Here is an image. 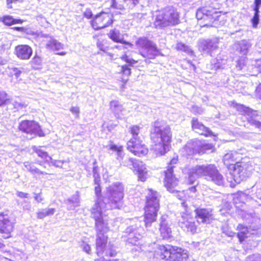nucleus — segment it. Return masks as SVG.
I'll return each mask as SVG.
<instances>
[{
  "mask_svg": "<svg viewBox=\"0 0 261 261\" xmlns=\"http://www.w3.org/2000/svg\"><path fill=\"white\" fill-rule=\"evenodd\" d=\"M100 184H95V194L97 199L91 209V215L95 221L96 231H98L97 249H101V245L105 238H101V231H108V223L103 219L102 212L106 210L120 208L124 197V187L120 182L113 183L107 188L105 195H101Z\"/></svg>",
  "mask_w": 261,
  "mask_h": 261,
  "instance_id": "obj_1",
  "label": "nucleus"
},
{
  "mask_svg": "<svg viewBox=\"0 0 261 261\" xmlns=\"http://www.w3.org/2000/svg\"><path fill=\"white\" fill-rule=\"evenodd\" d=\"M152 142L151 149L156 156L164 155L168 150L171 141V129L168 125H164L159 121H156L150 132Z\"/></svg>",
  "mask_w": 261,
  "mask_h": 261,
  "instance_id": "obj_2",
  "label": "nucleus"
},
{
  "mask_svg": "<svg viewBox=\"0 0 261 261\" xmlns=\"http://www.w3.org/2000/svg\"><path fill=\"white\" fill-rule=\"evenodd\" d=\"M189 184H193L198 177L203 176L218 185L224 184V178L214 164L198 165L189 169L187 171Z\"/></svg>",
  "mask_w": 261,
  "mask_h": 261,
  "instance_id": "obj_3",
  "label": "nucleus"
},
{
  "mask_svg": "<svg viewBox=\"0 0 261 261\" xmlns=\"http://www.w3.org/2000/svg\"><path fill=\"white\" fill-rule=\"evenodd\" d=\"M159 194L156 191L148 190L146 196V202L145 207L144 223L146 227L156 220L158 212L159 210Z\"/></svg>",
  "mask_w": 261,
  "mask_h": 261,
  "instance_id": "obj_4",
  "label": "nucleus"
},
{
  "mask_svg": "<svg viewBox=\"0 0 261 261\" xmlns=\"http://www.w3.org/2000/svg\"><path fill=\"white\" fill-rule=\"evenodd\" d=\"M160 257L169 261H186L188 258V251L177 247L169 245L160 246Z\"/></svg>",
  "mask_w": 261,
  "mask_h": 261,
  "instance_id": "obj_5",
  "label": "nucleus"
},
{
  "mask_svg": "<svg viewBox=\"0 0 261 261\" xmlns=\"http://www.w3.org/2000/svg\"><path fill=\"white\" fill-rule=\"evenodd\" d=\"M254 170L253 164L249 158H245L234 165L233 178L239 184L249 177Z\"/></svg>",
  "mask_w": 261,
  "mask_h": 261,
  "instance_id": "obj_6",
  "label": "nucleus"
},
{
  "mask_svg": "<svg viewBox=\"0 0 261 261\" xmlns=\"http://www.w3.org/2000/svg\"><path fill=\"white\" fill-rule=\"evenodd\" d=\"M139 54L147 59H153L156 57L159 51L156 45L145 37H140L136 42Z\"/></svg>",
  "mask_w": 261,
  "mask_h": 261,
  "instance_id": "obj_7",
  "label": "nucleus"
},
{
  "mask_svg": "<svg viewBox=\"0 0 261 261\" xmlns=\"http://www.w3.org/2000/svg\"><path fill=\"white\" fill-rule=\"evenodd\" d=\"M120 162L121 165L136 171L139 180L144 181L146 179L148 175L147 170L142 162L133 158H128Z\"/></svg>",
  "mask_w": 261,
  "mask_h": 261,
  "instance_id": "obj_8",
  "label": "nucleus"
},
{
  "mask_svg": "<svg viewBox=\"0 0 261 261\" xmlns=\"http://www.w3.org/2000/svg\"><path fill=\"white\" fill-rule=\"evenodd\" d=\"M15 223V220L12 217L4 213L0 214V232L4 239L11 237Z\"/></svg>",
  "mask_w": 261,
  "mask_h": 261,
  "instance_id": "obj_9",
  "label": "nucleus"
},
{
  "mask_svg": "<svg viewBox=\"0 0 261 261\" xmlns=\"http://www.w3.org/2000/svg\"><path fill=\"white\" fill-rule=\"evenodd\" d=\"M124 237L127 238L126 241L133 245H136L137 242L142 238L144 233L143 229L140 224L131 225L126 228Z\"/></svg>",
  "mask_w": 261,
  "mask_h": 261,
  "instance_id": "obj_10",
  "label": "nucleus"
},
{
  "mask_svg": "<svg viewBox=\"0 0 261 261\" xmlns=\"http://www.w3.org/2000/svg\"><path fill=\"white\" fill-rule=\"evenodd\" d=\"M185 213H181L179 219V226L185 231L190 232L192 234L195 233L197 230L195 219L191 216L187 208L185 209Z\"/></svg>",
  "mask_w": 261,
  "mask_h": 261,
  "instance_id": "obj_11",
  "label": "nucleus"
},
{
  "mask_svg": "<svg viewBox=\"0 0 261 261\" xmlns=\"http://www.w3.org/2000/svg\"><path fill=\"white\" fill-rule=\"evenodd\" d=\"M19 129L27 134L38 135L39 137L44 136V134L38 123L34 121H22L19 125Z\"/></svg>",
  "mask_w": 261,
  "mask_h": 261,
  "instance_id": "obj_12",
  "label": "nucleus"
},
{
  "mask_svg": "<svg viewBox=\"0 0 261 261\" xmlns=\"http://www.w3.org/2000/svg\"><path fill=\"white\" fill-rule=\"evenodd\" d=\"M235 107L237 110L242 114L247 116L248 122L249 123L258 128L261 130V122L254 119V117L257 116L256 111H254L248 107H246L243 105L236 103Z\"/></svg>",
  "mask_w": 261,
  "mask_h": 261,
  "instance_id": "obj_13",
  "label": "nucleus"
},
{
  "mask_svg": "<svg viewBox=\"0 0 261 261\" xmlns=\"http://www.w3.org/2000/svg\"><path fill=\"white\" fill-rule=\"evenodd\" d=\"M179 182L178 179L173 173L172 167H169L165 171V178L164 184L167 190L170 193H174L176 191Z\"/></svg>",
  "mask_w": 261,
  "mask_h": 261,
  "instance_id": "obj_14",
  "label": "nucleus"
},
{
  "mask_svg": "<svg viewBox=\"0 0 261 261\" xmlns=\"http://www.w3.org/2000/svg\"><path fill=\"white\" fill-rule=\"evenodd\" d=\"M112 15L111 14L102 13L95 16L92 21L93 27L96 30L105 28L113 22Z\"/></svg>",
  "mask_w": 261,
  "mask_h": 261,
  "instance_id": "obj_15",
  "label": "nucleus"
},
{
  "mask_svg": "<svg viewBox=\"0 0 261 261\" xmlns=\"http://www.w3.org/2000/svg\"><path fill=\"white\" fill-rule=\"evenodd\" d=\"M127 145V149L136 155L144 156L147 154L148 152V148L144 144L142 143L140 140L135 142L128 141Z\"/></svg>",
  "mask_w": 261,
  "mask_h": 261,
  "instance_id": "obj_16",
  "label": "nucleus"
},
{
  "mask_svg": "<svg viewBox=\"0 0 261 261\" xmlns=\"http://www.w3.org/2000/svg\"><path fill=\"white\" fill-rule=\"evenodd\" d=\"M33 50L28 45H18L15 47L14 54L20 60H28L32 55Z\"/></svg>",
  "mask_w": 261,
  "mask_h": 261,
  "instance_id": "obj_17",
  "label": "nucleus"
},
{
  "mask_svg": "<svg viewBox=\"0 0 261 261\" xmlns=\"http://www.w3.org/2000/svg\"><path fill=\"white\" fill-rule=\"evenodd\" d=\"M217 12L215 9L211 7H204L199 9L196 14V18L198 20L206 19H215L217 17Z\"/></svg>",
  "mask_w": 261,
  "mask_h": 261,
  "instance_id": "obj_18",
  "label": "nucleus"
},
{
  "mask_svg": "<svg viewBox=\"0 0 261 261\" xmlns=\"http://www.w3.org/2000/svg\"><path fill=\"white\" fill-rule=\"evenodd\" d=\"M195 212L199 223L209 224L214 219L212 211L207 209H197Z\"/></svg>",
  "mask_w": 261,
  "mask_h": 261,
  "instance_id": "obj_19",
  "label": "nucleus"
},
{
  "mask_svg": "<svg viewBox=\"0 0 261 261\" xmlns=\"http://www.w3.org/2000/svg\"><path fill=\"white\" fill-rule=\"evenodd\" d=\"M218 39H201L199 42V46L203 53H210L211 51L216 49L218 47Z\"/></svg>",
  "mask_w": 261,
  "mask_h": 261,
  "instance_id": "obj_20",
  "label": "nucleus"
},
{
  "mask_svg": "<svg viewBox=\"0 0 261 261\" xmlns=\"http://www.w3.org/2000/svg\"><path fill=\"white\" fill-rule=\"evenodd\" d=\"M191 123L192 129L197 133L206 137L214 136L213 132L199 122L197 118H193Z\"/></svg>",
  "mask_w": 261,
  "mask_h": 261,
  "instance_id": "obj_21",
  "label": "nucleus"
},
{
  "mask_svg": "<svg viewBox=\"0 0 261 261\" xmlns=\"http://www.w3.org/2000/svg\"><path fill=\"white\" fill-rule=\"evenodd\" d=\"M167 20L172 26L179 23V15L177 10L172 7H168L163 10Z\"/></svg>",
  "mask_w": 261,
  "mask_h": 261,
  "instance_id": "obj_22",
  "label": "nucleus"
},
{
  "mask_svg": "<svg viewBox=\"0 0 261 261\" xmlns=\"http://www.w3.org/2000/svg\"><path fill=\"white\" fill-rule=\"evenodd\" d=\"M110 109L117 118L122 119L126 115V111L117 100H112L110 102Z\"/></svg>",
  "mask_w": 261,
  "mask_h": 261,
  "instance_id": "obj_23",
  "label": "nucleus"
},
{
  "mask_svg": "<svg viewBox=\"0 0 261 261\" xmlns=\"http://www.w3.org/2000/svg\"><path fill=\"white\" fill-rule=\"evenodd\" d=\"M168 216H162L161 218L160 231L163 239H168L171 237V229L168 225Z\"/></svg>",
  "mask_w": 261,
  "mask_h": 261,
  "instance_id": "obj_24",
  "label": "nucleus"
},
{
  "mask_svg": "<svg viewBox=\"0 0 261 261\" xmlns=\"http://www.w3.org/2000/svg\"><path fill=\"white\" fill-rule=\"evenodd\" d=\"M153 25L155 28L160 29L172 26L163 10L159 11L156 15Z\"/></svg>",
  "mask_w": 261,
  "mask_h": 261,
  "instance_id": "obj_25",
  "label": "nucleus"
},
{
  "mask_svg": "<svg viewBox=\"0 0 261 261\" xmlns=\"http://www.w3.org/2000/svg\"><path fill=\"white\" fill-rule=\"evenodd\" d=\"M183 156H191L197 153V140H191L188 142L186 145L180 150Z\"/></svg>",
  "mask_w": 261,
  "mask_h": 261,
  "instance_id": "obj_26",
  "label": "nucleus"
},
{
  "mask_svg": "<svg viewBox=\"0 0 261 261\" xmlns=\"http://www.w3.org/2000/svg\"><path fill=\"white\" fill-rule=\"evenodd\" d=\"M251 46V44L250 42L246 40H241L237 42L234 44V47L236 51L242 56L247 55Z\"/></svg>",
  "mask_w": 261,
  "mask_h": 261,
  "instance_id": "obj_27",
  "label": "nucleus"
},
{
  "mask_svg": "<svg viewBox=\"0 0 261 261\" xmlns=\"http://www.w3.org/2000/svg\"><path fill=\"white\" fill-rule=\"evenodd\" d=\"M108 35L109 38L114 42L127 44L130 46H133L130 43L123 40V35L121 34L119 30L116 29L111 30Z\"/></svg>",
  "mask_w": 261,
  "mask_h": 261,
  "instance_id": "obj_28",
  "label": "nucleus"
},
{
  "mask_svg": "<svg viewBox=\"0 0 261 261\" xmlns=\"http://www.w3.org/2000/svg\"><path fill=\"white\" fill-rule=\"evenodd\" d=\"M197 153L199 154L213 152L214 150V147L212 144L197 140Z\"/></svg>",
  "mask_w": 261,
  "mask_h": 261,
  "instance_id": "obj_29",
  "label": "nucleus"
},
{
  "mask_svg": "<svg viewBox=\"0 0 261 261\" xmlns=\"http://www.w3.org/2000/svg\"><path fill=\"white\" fill-rule=\"evenodd\" d=\"M237 229L239 230L238 233V237L240 242L244 241L246 238L249 237V234H254V232H251V228H248L242 224H239Z\"/></svg>",
  "mask_w": 261,
  "mask_h": 261,
  "instance_id": "obj_30",
  "label": "nucleus"
},
{
  "mask_svg": "<svg viewBox=\"0 0 261 261\" xmlns=\"http://www.w3.org/2000/svg\"><path fill=\"white\" fill-rule=\"evenodd\" d=\"M46 48L52 50L58 51L63 48V44L57 40L49 37L45 44Z\"/></svg>",
  "mask_w": 261,
  "mask_h": 261,
  "instance_id": "obj_31",
  "label": "nucleus"
},
{
  "mask_svg": "<svg viewBox=\"0 0 261 261\" xmlns=\"http://www.w3.org/2000/svg\"><path fill=\"white\" fill-rule=\"evenodd\" d=\"M239 154L237 151H229L226 153L223 159L224 164L229 166L239 159Z\"/></svg>",
  "mask_w": 261,
  "mask_h": 261,
  "instance_id": "obj_32",
  "label": "nucleus"
},
{
  "mask_svg": "<svg viewBox=\"0 0 261 261\" xmlns=\"http://www.w3.org/2000/svg\"><path fill=\"white\" fill-rule=\"evenodd\" d=\"M25 168L28 170L29 171H30L32 174L34 175H42V178H45L44 176L48 175L49 174L44 172L42 171L37 168H36L33 164L32 163H30L29 162H25L23 164Z\"/></svg>",
  "mask_w": 261,
  "mask_h": 261,
  "instance_id": "obj_33",
  "label": "nucleus"
},
{
  "mask_svg": "<svg viewBox=\"0 0 261 261\" xmlns=\"http://www.w3.org/2000/svg\"><path fill=\"white\" fill-rule=\"evenodd\" d=\"M109 149L115 152L116 159L119 162L123 160L124 153L123 152V147L121 145H117L114 144H110L109 146Z\"/></svg>",
  "mask_w": 261,
  "mask_h": 261,
  "instance_id": "obj_34",
  "label": "nucleus"
},
{
  "mask_svg": "<svg viewBox=\"0 0 261 261\" xmlns=\"http://www.w3.org/2000/svg\"><path fill=\"white\" fill-rule=\"evenodd\" d=\"M67 201L68 204L70 205V206H68L69 210H72L80 206V198L79 192L76 191L75 194L67 200Z\"/></svg>",
  "mask_w": 261,
  "mask_h": 261,
  "instance_id": "obj_35",
  "label": "nucleus"
},
{
  "mask_svg": "<svg viewBox=\"0 0 261 261\" xmlns=\"http://www.w3.org/2000/svg\"><path fill=\"white\" fill-rule=\"evenodd\" d=\"M0 21L7 25H11L15 24L22 23L23 21L19 19H14L12 16L7 15L0 18Z\"/></svg>",
  "mask_w": 261,
  "mask_h": 261,
  "instance_id": "obj_36",
  "label": "nucleus"
},
{
  "mask_svg": "<svg viewBox=\"0 0 261 261\" xmlns=\"http://www.w3.org/2000/svg\"><path fill=\"white\" fill-rule=\"evenodd\" d=\"M226 63V60L221 59L220 57L213 59L211 64V69L217 70L218 69L223 68Z\"/></svg>",
  "mask_w": 261,
  "mask_h": 261,
  "instance_id": "obj_37",
  "label": "nucleus"
},
{
  "mask_svg": "<svg viewBox=\"0 0 261 261\" xmlns=\"http://www.w3.org/2000/svg\"><path fill=\"white\" fill-rule=\"evenodd\" d=\"M56 211L55 208H47L42 209L37 213V218L39 219H42L45 217L52 216L54 214Z\"/></svg>",
  "mask_w": 261,
  "mask_h": 261,
  "instance_id": "obj_38",
  "label": "nucleus"
},
{
  "mask_svg": "<svg viewBox=\"0 0 261 261\" xmlns=\"http://www.w3.org/2000/svg\"><path fill=\"white\" fill-rule=\"evenodd\" d=\"M33 151L36 152L38 156L45 160L46 162L49 161V160H51V158L50 157L47 152L41 149V147H37L34 146L32 147Z\"/></svg>",
  "mask_w": 261,
  "mask_h": 261,
  "instance_id": "obj_39",
  "label": "nucleus"
},
{
  "mask_svg": "<svg viewBox=\"0 0 261 261\" xmlns=\"http://www.w3.org/2000/svg\"><path fill=\"white\" fill-rule=\"evenodd\" d=\"M140 127L138 125H133L129 128V132L132 135V138L129 141H133L135 142L136 141L139 140L138 135L140 133Z\"/></svg>",
  "mask_w": 261,
  "mask_h": 261,
  "instance_id": "obj_40",
  "label": "nucleus"
},
{
  "mask_svg": "<svg viewBox=\"0 0 261 261\" xmlns=\"http://www.w3.org/2000/svg\"><path fill=\"white\" fill-rule=\"evenodd\" d=\"M93 177L94 178V184L100 183V176L98 166L96 165V162L95 161L93 163Z\"/></svg>",
  "mask_w": 261,
  "mask_h": 261,
  "instance_id": "obj_41",
  "label": "nucleus"
},
{
  "mask_svg": "<svg viewBox=\"0 0 261 261\" xmlns=\"http://www.w3.org/2000/svg\"><path fill=\"white\" fill-rule=\"evenodd\" d=\"M41 58L37 55H35L31 61L32 67L35 69L38 68L41 66Z\"/></svg>",
  "mask_w": 261,
  "mask_h": 261,
  "instance_id": "obj_42",
  "label": "nucleus"
},
{
  "mask_svg": "<svg viewBox=\"0 0 261 261\" xmlns=\"http://www.w3.org/2000/svg\"><path fill=\"white\" fill-rule=\"evenodd\" d=\"M176 47L177 50L184 51L188 54L192 53L191 49L187 45L182 43H177Z\"/></svg>",
  "mask_w": 261,
  "mask_h": 261,
  "instance_id": "obj_43",
  "label": "nucleus"
},
{
  "mask_svg": "<svg viewBox=\"0 0 261 261\" xmlns=\"http://www.w3.org/2000/svg\"><path fill=\"white\" fill-rule=\"evenodd\" d=\"M9 100L7 94L5 91L0 90V106L7 103Z\"/></svg>",
  "mask_w": 261,
  "mask_h": 261,
  "instance_id": "obj_44",
  "label": "nucleus"
},
{
  "mask_svg": "<svg viewBox=\"0 0 261 261\" xmlns=\"http://www.w3.org/2000/svg\"><path fill=\"white\" fill-rule=\"evenodd\" d=\"M80 247L82 249L83 251L85 252L88 254H91V249L90 246L84 241H82L80 244Z\"/></svg>",
  "mask_w": 261,
  "mask_h": 261,
  "instance_id": "obj_45",
  "label": "nucleus"
},
{
  "mask_svg": "<svg viewBox=\"0 0 261 261\" xmlns=\"http://www.w3.org/2000/svg\"><path fill=\"white\" fill-rule=\"evenodd\" d=\"M222 232L228 237H232L236 233L229 230L227 225H223L222 227Z\"/></svg>",
  "mask_w": 261,
  "mask_h": 261,
  "instance_id": "obj_46",
  "label": "nucleus"
},
{
  "mask_svg": "<svg viewBox=\"0 0 261 261\" xmlns=\"http://www.w3.org/2000/svg\"><path fill=\"white\" fill-rule=\"evenodd\" d=\"M246 261H261V255L259 254H254L248 256Z\"/></svg>",
  "mask_w": 261,
  "mask_h": 261,
  "instance_id": "obj_47",
  "label": "nucleus"
},
{
  "mask_svg": "<svg viewBox=\"0 0 261 261\" xmlns=\"http://www.w3.org/2000/svg\"><path fill=\"white\" fill-rule=\"evenodd\" d=\"M259 14H254L253 18L251 20L253 28H257V26L259 23Z\"/></svg>",
  "mask_w": 261,
  "mask_h": 261,
  "instance_id": "obj_48",
  "label": "nucleus"
},
{
  "mask_svg": "<svg viewBox=\"0 0 261 261\" xmlns=\"http://www.w3.org/2000/svg\"><path fill=\"white\" fill-rule=\"evenodd\" d=\"M121 72L122 73L123 75L128 76L130 74L131 71L130 69L128 67L127 65H123L121 67Z\"/></svg>",
  "mask_w": 261,
  "mask_h": 261,
  "instance_id": "obj_49",
  "label": "nucleus"
},
{
  "mask_svg": "<svg viewBox=\"0 0 261 261\" xmlns=\"http://www.w3.org/2000/svg\"><path fill=\"white\" fill-rule=\"evenodd\" d=\"M246 63V58H241L237 61V63L236 65L237 68H238L239 70H242L244 66H245Z\"/></svg>",
  "mask_w": 261,
  "mask_h": 261,
  "instance_id": "obj_50",
  "label": "nucleus"
},
{
  "mask_svg": "<svg viewBox=\"0 0 261 261\" xmlns=\"http://www.w3.org/2000/svg\"><path fill=\"white\" fill-rule=\"evenodd\" d=\"M50 161V160H49ZM51 164L56 167L59 168H62V165L63 163L65 162L64 161L62 160H50Z\"/></svg>",
  "mask_w": 261,
  "mask_h": 261,
  "instance_id": "obj_51",
  "label": "nucleus"
},
{
  "mask_svg": "<svg viewBox=\"0 0 261 261\" xmlns=\"http://www.w3.org/2000/svg\"><path fill=\"white\" fill-rule=\"evenodd\" d=\"M176 194V197L180 200L185 201L186 198V194L185 193V191H180L177 190L176 189V191L173 193Z\"/></svg>",
  "mask_w": 261,
  "mask_h": 261,
  "instance_id": "obj_52",
  "label": "nucleus"
},
{
  "mask_svg": "<svg viewBox=\"0 0 261 261\" xmlns=\"http://www.w3.org/2000/svg\"><path fill=\"white\" fill-rule=\"evenodd\" d=\"M191 111L195 114H201L203 112V110L198 106H193L191 109Z\"/></svg>",
  "mask_w": 261,
  "mask_h": 261,
  "instance_id": "obj_53",
  "label": "nucleus"
},
{
  "mask_svg": "<svg viewBox=\"0 0 261 261\" xmlns=\"http://www.w3.org/2000/svg\"><path fill=\"white\" fill-rule=\"evenodd\" d=\"M70 112L75 116L76 118L79 116L80 109L77 107H72L70 109Z\"/></svg>",
  "mask_w": 261,
  "mask_h": 261,
  "instance_id": "obj_54",
  "label": "nucleus"
},
{
  "mask_svg": "<svg viewBox=\"0 0 261 261\" xmlns=\"http://www.w3.org/2000/svg\"><path fill=\"white\" fill-rule=\"evenodd\" d=\"M121 58L122 60L130 64H133L137 63V61L134 60V59H128L126 55L123 56L122 57H121Z\"/></svg>",
  "mask_w": 261,
  "mask_h": 261,
  "instance_id": "obj_55",
  "label": "nucleus"
},
{
  "mask_svg": "<svg viewBox=\"0 0 261 261\" xmlns=\"http://www.w3.org/2000/svg\"><path fill=\"white\" fill-rule=\"evenodd\" d=\"M248 196L243 192H239L237 194H235L236 198H239L241 200H243L245 198H247Z\"/></svg>",
  "mask_w": 261,
  "mask_h": 261,
  "instance_id": "obj_56",
  "label": "nucleus"
},
{
  "mask_svg": "<svg viewBox=\"0 0 261 261\" xmlns=\"http://www.w3.org/2000/svg\"><path fill=\"white\" fill-rule=\"evenodd\" d=\"M22 207L23 210L25 211H30L31 208V205L30 203L27 202L26 201H23L22 203Z\"/></svg>",
  "mask_w": 261,
  "mask_h": 261,
  "instance_id": "obj_57",
  "label": "nucleus"
},
{
  "mask_svg": "<svg viewBox=\"0 0 261 261\" xmlns=\"http://www.w3.org/2000/svg\"><path fill=\"white\" fill-rule=\"evenodd\" d=\"M252 65L258 68L260 72H261V58L254 61V63H252Z\"/></svg>",
  "mask_w": 261,
  "mask_h": 261,
  "instance_id": "obj_58",
  "label": "nucleus"
},
{
  "mask_svg": "<svg viewBox=\"0 0 261 261\" xmlns=\"http://www.w3.org/2000/svg\"><path fill=\"white\" fill-rule=\"evenodd\" d=\"M84 16L88 19L91 18L92 16V13L90 9H86L84 13Z\"/></svg>",
  "mask_w": 261,
  "mask_h": 261,
  "instance_id": "obj_59",
  "label": "nucleus"
},
{
  "mask_svg": "<svg viewBox=\"0 0 261 261\" xmlns=\"http://www.w3.org/2000/svg\"><path fill=\"white\" fill-rule=\"evenodd\" d=\"M16 195L20 197V198H28L29 197V194L28 193H24V192H17L16 193Z\"/></svg>",
  "mask_w": 261,
  "mask_h": 261,
  "instance_id": "obj_60",
  "label": "nucleus"
},
{
  "mask_svg": "<svg viewBox=\"0 0 261 261\" xmlns=\"http://www.w3.org/2000/svg\"><path fill=\"white\" fill-rule=\"evenodd\" d=\"M177 158H173L171 160V161H170V163L169 164V165L167 167V168H169V167H172V170H173V168H174V165L176 164L177 162Z\"/></svg>",
  "mask_w": 261,
  "mask_h": 261,
  "instance_id": "obj_61",
  "label": "nucleus"
},
{
  "mask_svg": "<svg viewBox=\"0 0 261 261\" xmlns=\"http://www.w3.org/2000/svg\"><path fill=\"white\" fill-rule=\"evenodd\" d=\"M12 70L14 72V73L15 74V75L16 76V77H18L20 74L21 73V71L18 68H13L12 69Z\"/></svg>",
  "mask_w": 261,
  "mask_h": 261,
  "instance_id": "obj_62",
  "label": "nucleus"
},
{
  "mask_svg": "<svg viewBox=\"0 0 261 261\" xmlns=\"http://www.w3.org/2000/svg\"><path fill=\"white\" fill-rule=\"evenodd\" d=\"M196 191V189L195 186H193L190 188L186 191L187 194H191V193H195Z\"/></svg>",
  "mask_w": 261,
  "mask_h": 261,
  "instance_id": "obj_63",
  "label": "nucleus"
},
{
  "mask_svg": "<svg viewBox=\"0 0 261 261\" xmlns=\"http://www.w3.org/2000/svg\"><path fill=\"white\" fill-rule=\"evenodd\" d=\"M34 198L38 202H40L43 200V198L40 194H36Z\"/></svg>",
  "mask_w": 261,
  "mask_h": 261,
  "instance_id": "obj_64",
  "label": "nucleus"
}]
</instances>
